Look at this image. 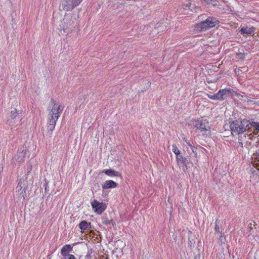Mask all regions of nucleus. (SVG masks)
Masks as SVG:
<instances>
[{
  "mask_svg": "<svg viewBox=\"0 0 259 259\" xmlns=\"http://www.w3.org/2000/svg\"><path fill=\"white\" fill-rule=\"evenodd\" d=\"M230 127L232 133H235L237 135L242 134L246 131H251L249 120L246 119L240 121L238 120L232 121L230 123Z\"/></svg>",
  "mask_w": 259,
  "mask_h": 259,
  "instance_id": "obj_1",
  "label": "nucleus"
},
{
  "mask_svg": "<svg viewBox=\"0 0 259 259\" xmlns=\"http://www.w3.org/2000/svg\"><path fill=\"white\" fill-rule=\"evenodd\" d=\"M190 125L191 126L196 128L200 132L205 133L207 135L210 132V127L208 121L206 119L193 120L191 121Z\"/></svg>",
  "mask_w": 259,
  "mask_h": 259,
  "instance_id": "obj_2",
  "label": "nucleus"
},
{
  "mask_svg": "<svg viewBox=\"0 0 259 259\" xmlns=\"http://www.w3.org/2000/svg\"><path fill=\"white\" fill-rule=\"evenodd\" d=\"M22 119V115L21 112H19L15 108L12 110L8 117L6 124L10 126H17L20 124V121Z\"/></svg>",
  "mask_w": 259,
  "mask_h": 259,
  "instance_id": "obj_3",
  "label": "nucleus"
},
{
  "mask_svg": "<svg viewBox=\"0 0 259 259\" xmlns=\"http://www.w3.org/2000/svg\"><path fill=\"white\" fill-rule=\"evenodd\" d=\"M219 23V21L214 17H208L205 21L197 24V28L200 31H205L214 27Z\"/></svg>",
  "mask_w": 259,
  "mask_h": 259,
  "instance_id": "obj_4",
  "label": "nucleus"
},
{
  "mask_svg": "<svg viewBox=\"0 0 259 259\" xmlns=\"http://www.w3.org/2000/svg\"><path fill=\"white\" fill-rule=\"evenodd\" d=\"M50 105L52 106V107L51 109L49 108L50 112L48 116L53 115L56 119H58L63 111V107L61 105H58L56 101L52 98L51 99Z\"/></svg>",
  "mask_w": 259,
  "mask_h": 259,
  "instance_id": "obj_5",
  "label": "nucleus"
},
{
  "mask_svg": "<svg viewBox=\"0 0 259 259\" xmlns=\"http://www.w3.org/2000/svg\"><path fill=\"white\" fill-rule=\"evenodd\" d=\"M81 0H63L62 2L63 10L72 11L81 3Z\"/></svg>",
  "mask_w": 259,
  "mask_h": 259,
  "instance_id": "obj_6",
  "label": "nucleus"
},
{
  "mask_svg": "<svg viewBox=\"0 0 259 259\" xmlns=\"http://www.w3.org/2000/svg\"><path fill=\"white\" fill-rule=\"evenodd\" d=\"M91 205L93 208L95 209V211L98 214H101L107 207V205L105 203L100 202L96 200L92 201Z\"/></svg>",
  "mask_w": 259,
  "mask_h": 259,
  "instance_id": "obj_7",
  "label": "nucleus"
},
{
  "mask_svg": "<svg viewBox=\"0 0 259 259\" xmlns=\"http://www.w3.org/2000/svg\"><path fill=\"white\" fill-rule=\"evenodd\" d=\"M26 153V147H22L18 149L17 153L13 157V160L14 161H17L18 162H23L25 158Z\"/></svg>",
  "mask_w": 259,
  "mask_h": 259,
  "instance_id": "obj_8",
  "label": "nucleus"
},
{
  "mask_svg": "<svg viewBox=\"0 0 259 259\" xmlns=\"http://www.w3.org/2000/svg\"><path fill=\"white\" fill-rule=\"evenodd\" d=\"M232 91L233 90L230 88L220 90L219 92L215 94L217 96L216 100L222 101L226 99L229 96Z\"/></svg>",
  "mask_w": 259,
  "mask_h": 259,
  "instance_id": "obj_9",
  "label": "nucleus"
},
{
  "mask_svg": "<svg viewBox=\"0 0 259 259\" xmlns=\"http://www.w3.org/2000/svg\"><path fill=\"white\" fill-rule=\"evenodd\" d=\"M22 188L23 186L22 185V181H21L18 183L16 187V193L19 198L25 200L26 197V190L25 188L22 189Z\"/></svg>",
  "mask_w": 259,
  "mask_h": 259,
  "instance_id": "obj_10",
  "label": "nucleus"
},
{
  "mask_svg": "<svg viewBox=\"0 0 259 259\" xmlns=\"http://www.w3.org/2000/svg\"><path fill=\"white\" fill-rule=\"evenodd\" d=\"M255 29V28L254 27H243L242 28H241L239 32L241 33V34L243 35L246 34L253 36L254 34V31Z\"/></svg>",
  "mask_w": 259,
  "mask_h": 259,
  "instance_id": "obj_11",
  "label": "nucleus"
},
{
  "mask_svg": "<svg viewBox=\"0 0 259 259\" xmlns=\"http://www.w3.org/2000/svg\"><path fill=\"white\" fill-rule=\"evenodd\" d=\"M176 161L178 164H182L185 167H187L189 164V159L186 157H183L181 153L176 156Z\"/></svg>",
  "mask_w": 259,
  "mask_h": 259,
  "instance_id": "obj_12",
  "label": "nucleus"
},
{
  "mask_svg": "<svg viewBox=\"0 0 259 259\" xmlns=\"http://www.w3.org/2000/svg\"><path fill=\"white\" fill-rule=\"evenodd\" d=\"M118 184L112 180H106L102 184V189L106 190L108 189L114 188L117 187Z\"/></svg>",
  "mask_w": 259,
  "mask_h": 259,
  "instance_id": "obj_13",
  "label": "nucleus"
},
{
  "mask_svg": "<svg viewBox=\"0 0 259 259\" xmlns=\"http://www.w3.org/2000/svg\"><path fill=\"white\" fill-rule=\"evenodd\" d=\"M102 172L110 177L114 176L121 177V174L120 172L112 169H103Z\"/></svg>",
  "mask_w": 259,
  "mask_h": 259,
  "instance_id": "obj_14",
  "label": "nucleus"
},
{
  "mask_svg": "<svg viewBox=\"0 0 259 259\" xmlns=\"http://www.w3.org/2000/svg\"><path fill=\"white\" fill-rule=\"evenodd\" d=\"M78 227L81 230V232L83 233L87 229L91 228V224L86 221H82L79 224Z\"/></svg>",
  "mask_w": 259,
  "mask_h": 259,
  "instance_id": "obj_15",
  "label": "nucleus"
},
{
  "mask_svg": "<svg viewBox=\"0 0 259 259\" xmlns=\"http://www.w3.org/2000/svg\"><path fill=\"white\" fill-rule=\"evenodd\" d=\"M73 247L70 244H66L63 246L61 250L62 256L70 254V252L72 251Z\"/></svg>",
  "mask_w": 259,
  "mask_h": 259,
  "instance_id": "obj_16",
  "label": "nucleus"
},
{
  "mask_svg": "<svg viewBox=\"0 0 259 259\" xmlns=\"http://www.w3.org/2000/svg\"><path fill=\"white\" fill-rule=\"evenodd\" d=\"M58 119H56L55 117H53V115L52 116H48V119L47 124H51L52 125H56V122Z\"/></svg>",
  "mask_w": 259,
  "mask_h": 259,
  "instance_id": "obj_17",
  "label": "nucleus"
},
{
  "mask_svg": "<svg viewBox=\"0 0 259 259\" xmlns=\"http://www.w3.org/2000/svg\"><path fill=\"white\" fill-rule=\"evenodd\" d=\"M191 6H192V4L190 2H189V1L187 2V3L186 4H184L183 5H182V9H183L184 10H190L191 11H192V9L191 8Z\"/></svg>",
  "mask_w": 259,
  "mask_h": 259,
  "instance_id": "obj_18",
  "label": "nucleus"
},
{
  "mask_svg": "<svg viewBox=\"0 0 259 259\" xmlns=\"http://www.w3.org/2000/svg\"><path fill=\"white\" fill-rule=\"evenodd\" d=\"M172 151L176 155V156L181 154V151L176 145L174 144L172 145Z\"/></svg>",
  "mask_w": 259,
  "mask_h": 259,
  "instance_id": "obj_19",
  "label": "nucleus"
},
{
  "mask_svg": "<svg viewBox=\"0 0 259 259\" xmlns=\"http://www.w3.org/2000/svg\"><path fill=\"white\" fill-rule=\"evenodd\" d=\"M249 125L251 127H253L255 128V130H257L259 132V122H254V121H249Z\"/></svg>",
  "mask_w": 259,
  "mask_h": 259,
  "instance_id": "obj_20",
  "label": "nucleus"
},
{
  "mask_svg": "<svg viewBox=\"0 0 259 259\" xmlns=\"http://www.w3.org/2000/svg\"><path fill=\"white\" fill-rule=\"evenodd\" d=\"M56 125H52L51 124H47V130L49 135H52V131L54 130Z\"/></svg>",
  "mask_w": 259,
  "mask_h": 259,
  "instance_id": "obj_21",
  "label": "nucleus"
},
{
  "mask_svg": "<svg viewBox=\"0 0 259 259\" xmlns=\"http://www.w3.org/2000/svg\"><path fill=\"white\" fill-rule=\"evenodd\" d=\"M61 259H76V258L74 255L70 254L63 256Z\"/></svg>",
  "mask_w": 259,
  "mask_h": 259,
  "instance_id": "obj_22",
  "label": "nucleus"
},
{
  "mask_svg": "<svg viewBox=\"0 0 259 259\" xmlns=\"http://www.w3.org/2000/svg\"><path fill=\"white\" fill-rule=\"evenodd\" d=\"M214 231L215 233H220L221 234L220 237H222V231L220 230V225H215Z\"/></svg>",
  "mask_w": 259,
  "mask_h": 259,
  "instance_id": "obj_23",
  "label": "nucleus"
},
{
  "mask_svg": "<svg viewBox=\"0 0 259 259\" xmlns=\"http://www.w3.org/2000/svg\"><path fill=\"white\" fill-rule=\"evenodd\" d=\"M44 187L45 188V193H48V192L49 191V185H48V182H47V181H45V182L44 184Z\"/></svg>",
  "mask_w": 259,
  "mask_h": 259,
  "instance_id": "obj_24",
  "label": "nucleus"
},
{
  "mask_svg": "<svg viewBox=\"0 0 259 259\" xmlns=\"http://www.w3.org/2000/svg\"><path fill=\"white\" fill-rule=\"evenodd\" d=\"M207 96L210 99L216 100L217 96H216L215 94H212V93L208 94Z\"/></svg>",
  "mask_w": 259,
  "mask_h": 259,
  "instance_id": "obj_25",
  "label": "nucleus"
},
{
  "mask_svg": "<svg viewBox=\"0 0 259 259\" xmlns=\"http://www.w3.org/2000/svg\"><path fill=\"white\" fill-rule=\"evenodd\" d=\"M111 221V220L108 219L107 218H105L103 221H102V223L103 224H105V225H110V222Z\"/></svg>",
  "mask_w": 259,
  "mask_h": 259,
  "instance_id": "obj_26",
  "label": "nucleus"
},
{
  "mask_svg": "<svg viewBox=\"0 0 259 259\" xmlns=\"http://www.w3.org/2000/svg\"><path fill=\"white\" fill-rule=\"evenodd\" d=\"M218 0H210L208 4H212L213 6H218Z\"/></svg>",
  "mask_w": 259,
  "mask_h": 259,
  "instance_id": "obj_27",
  "label": "nucleus"
},
{
  "mask_svg": "<svg viewBox=\"0 0 259 259\" xmlns=\"http://www.w3.org/2000/svg\"><path fill=\"white\" fill-rule=\"evenodd\" d=\"M184 141L186 142V143L187 144L188 146H189L190 148L192 147L193 146L190 143V141L188 140V139L186 138H184Z\"/></svg>",
  "mask_w": 259,
  "mask_h": 259,
  "instance_id": "obj_28",
  "label": "nucleus"
},
{
  "mask_svg": "<svg viewBox=\"0 0 259 259\" xmlns=\"http://www.w3.org/2000/svg\"><path fill=\"white\" fill-rule=\"evenodd\" d=\"M32 169V165L31 163H29L28 165V166H27V175H28L30 173V171Z\"/></svg>",
  "mask_w": 259,
  "mask_h": 259,
  "instance_id": "obj_29",
  "label": "nucleus"
},
{
  "mask_svg": "<svg viewBox=\"0 0 259 259\" xmlns=\"http://www.w3.org/2000/svg\"><path fill=\"white\" fill-rule=\"evenodd\" d=\"M191 150H192V151L193 153L195 154V155L196 156H197V151H196V150H197V148H196V147H194V146H193L192 147H191Z\"/></svg>",
  "mask_w": 259,
  "mask_h": 259,
  "instance_id": "obj_30",
  "label": "nucleus"
},
{
  "mask_svg": "<svg viewBox=\"0 0 259 259\" xmlns=\"http://www.w3.org/2000/svg\"><path fill=\"white\" fill-rule=\"evenodd\" d=\"M221 225V223H220V221L217 219H216L215 221V225Z\"/></svg>",
  "mask_w": 259,
  "mask_h": 259,
  "instance_id": "obj_31",
  "label": "nucleus"
},
{
  "mask_svg": "<svg viewBox=\"0 0 259 259\" xmlns=\"http://www.w3.org/2000/svg\"><path fill=\"white\" fill-rule=\"evenodd\" d=\"M110 225H112L113 227H114V226L116 225V224L114 221H113L112 220H111V221L110 222Z\"/></svg>",
  "mask_w": 259,
  "mask_h": 259,
  "instance_id": "obj_32",
  "label": "nucleus"
},
{
  "mask_svg": "<svg viewBox=\"0 0 259 259\" xmlns=\"http://www.w3.org/2000/svg\"><path fill=\"white\" fill-rule=\"evenodd\" d=\"M204 2H205L207 4H208L210 0H203Z\"/></svg>",
  "mask_w": 259,
  "mask_h": 259,
  "instance_id": "obj_33",
  "label": "nucleus"
},
{
  "mask_svg": "<svg viewBox=\"0 0 259 259\" xmlns=\"http://www.w3.org/2000/svg\"><path fill=\"white\" fill-rule=\"evenodd\" d=\"M83 0H81V2Z\"/></svg>",
  "mask_w": 259,
  "mask_h": 259,
  "instance_id": "obj_34",
  "label": "nucleus"
}]
</instances>
